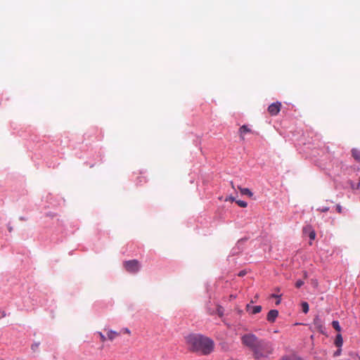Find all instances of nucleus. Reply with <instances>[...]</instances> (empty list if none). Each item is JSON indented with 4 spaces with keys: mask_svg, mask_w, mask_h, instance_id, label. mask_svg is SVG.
I'll list each match as a JSON object with an SVG mask.
<instances>
[{
    "mask_svg": "<svg viewBox=\"0 0 360 360\" xmlns=\"http://www.w3.org/2000/svg\"><path fill=\"white\" fill-rule=\"evenodd\" d=\"M184 338L186 347L190 352L202 354V335L190 333Z\"/></svg>",
    "mask_w": 360,
    "mask_h": 360,
    "instance_id": "f257e3e1",
    "label": "nucleus"
},
{
    "mask_svg": "<svg viewBox=\"0 0 360 360\" xmlns=\"http://www.w3.org/2000/svg\"><path fill=\"white\" fill-rule=\"evenodd\" d=\"M274 348L272 342L262 339L252 355L255 360H261L262 358H268L274 353Z\"/></svg>",
    "mask_w": 360,
    "mask_h": 360,
    "instance_id": "f03ea898",
    "label": "nucleus"
},
{
    "mask_svg": "<svg viewBox=\"0 0 360 360\" xmlns=\"http://www.w3.org/2000/svg\"><path fill=\"white\" fill-rule=\"evenodd\" d=\"M240 340L242 345L253 353L262 339H259L255 334L249 333L243 335Z\"/></svg>",
    "mask_w": 360,
    "mask_h": 360,
    "instance_id": "7ed1b4c3",
    "label": "nucleus"
},
{
    "mask_svg": "<svg viewBox=\"0 0 360 360\" xmlns=\"http://www.w3.org/2000/svg\"><path fill=\"white\" fill-rule=\"evenodd\" d=\"M124 266L128 272L132 274L138 272L140 269V264L136 259L124 262Z\"/></svg>",
    "mask_w": 360,
    "mask_h": 360,
    "instance_id": "20e7f679",
    "label": "nucleus"
},
{
    "mask_svg": "<svg viewBox=\"0 0 360 360\" xmlns=\"http://www.w3.org/2000/svg\"><path fill=\"white\" fill-rule=\"evenodd\" d=\"M214 342L207 338H204V355L210 354L214 350Z\"/></svg>",
    "mask_w": 360,
    "mask_h": 360,
    "instance_id": "39448f33",
    "label": "nucleus"
},
{
    "mask_svg": "<svg viewBox=\"0 0 360 360\" xmlns=\"http://www.w3.org/2000/svg\"><path fill=\"white\" fill-rule=\"evenodd\" d=\"M281 108V103L280 102H276L271 104L268 107V112L271 116H276L278 114Z\"/></svg>",
    "mask_w": 360,
    "mask_h": 360,
    "instance_id": "423d86ee",
    "label": "nucleus"
},
{
    "mask_svg": "<svg viewBox=\"0 0 360 360\" xmlns=\"http://www.w3.org/2000/svg\"><path fill=\"white\" fill-rule=\"evenodd\" d=\"M278 311L276 309L270 310L266 316V319L268 321L271 323H274L276 321V319L278 317Z\"/></svg>",
    "mask_w": 360,
    "mask_h": 360,
    "instance_id": "0eeeda50",
    "label": "nucleus"
},
{
    "mask_svg": "<svg viewBox=\"0 0 360 360\" xmlns=\"http://www.w3.org/2000/svg\"><path fill=\"white\" fill-rule=\"evenodd\" d=\"M246 309L248 311L251 310V314H256L262 311V307L259 305L252 307L250 304H247Z\"/></svg>",
    "mask_w": 360,
    "mask_h": 360,
    "instance_id": "6e6552de",
    "label": "nucleus"
},
{
    "mask_svg": "<svg viewBox=\"0 0 360 360\" xmlns=\"http://www.w3.org/2000/svg\"><path fill=\"white\" fill-rule=\"evenodd\" d=\"M250 132H251V129L250 128H248V126H246V125H243L239 129L240 136L243 140L245 139L244 134H245L247 133H250Z\"/></svg>",
    "mask_w": 360,
    "mask_h": 360,
    "instance_id": "1a4fd4ad",
    "label": "nucleus"
},
{
    "mask_svg": "<svg viewBox=\"0 0 360 360\" xmlns=\"http://www.w3.org/2000/svg\"><path fill=\"white\" fill-rule=\"evenodd\" d=\"M352 155L357 162H360V150L353 148L352 150Z\"/></svg>",
    "mask_w": 360,
    "mask_h": 360,
    "instance_id": "9d476101",
    "label": "nucleus"
},
{
    "mask_svg": "<svg viewBox=\"0 0 360 360\" xmlns=\"http://www.w3.org/2000/svg\"><path fill=\"white\" fill-rule=\"evenodd\" d=\"M238 188L239 189V191L242 195H245L249 197H252L253 195L252 193L251 192V191L248 188H241V187L238 186Z\"/></svg>",
    "mask_w": 360,
    "mask_h": 360,
    "instance_id": "9b49d317",
    "label": "nucleus"
},
{
    "mask_svg": "<svg viewBox=\"0 0 360 360\" xmlns=\"http://www.w3.org/2000/svg\"><path fill=\"white\" fill-rule=\"evenodd\" d=\"M280 360H302V359L296 355H285L282 356Z\"/></svg>",
    "mask_w": 360,
    "mask_h": 360,
    "instance_id": "f8f14e48",
    "label": "nucleus"
},
{
    "mask_svg": "<svg viewBox=\"0 0 360 360\" xmlns=\"http://www.w3.org/2000/svg\"><path fill=\"white\" fill-rule=\"evenodd\" d=\"M343 344V340L341 334H338L335 340V345L338 347H341Z\"/></svg>",
    "mask_w": 360,
    "mask_h": 360,
    "instance_id": "ddd939ff",
    "label": "nucleus"
},
{
    "mask_svg": "<svg viewBox=\"0 0 360 360\" xmlns=\"http://www.w3.org/2000/svg\"><path fill=\"white\" fill-rule=\"evenodd\" d=\"M119 335V333L115 330H110L108 333H107V336H108V338L110 340H113L115 339V338L116 336H117Z\"/></svg>",
    "mask_w": 360,
    "mask_h": 360,
    "instance_id": "4468645a",
    "label": "nucleus"
},
{
    "mask_svg": "<svg viewBox=\"0 0 360 360\" xmlns=\"http://www.w3.org/2000/svg\"><path fill=\"white\" fill-rule=\"evenodd\" d=\"M224 309L222 307L217 305L216 313L219 315V317H222L224 315Z\"/></svg>",
    "mask_w": 360,
    "mask_h": 360,
    "instance_id": "2eb2a0df",
    "label": "nucleus"
},
{
    "mask_svg": "<svg viewBox=\"0 0 360 360\" xmlns=\"http://www.w3.org/2000/svg\"><path fill=\"white\" fill-rule=\"evenodd\" d=\"M332 326L335 330H337L338 332H340L341 330V327L338 321H333L332 322Z\"/></svg>",
    "mask_w": 360,
    "mask_h": 360,
    "instance_id": "dca6fc26",
    "label": "nucleus"
},
{
    "mask_svg": "<svg viewBox=\"0 0 360 360\" xmlns=\"http://www.w3.org/2000/svg\"><path fill=\"white\" fill-rule=\"evenodd\" d=\"M302 309L304 314H307L309 311V304L307 302H303L302 303Z\"/></svg>",
    "mask_w": 360,
    "mask_h": 360,
    "instance_id": "f3484780",
    "label": "nucleus"
},
{
    "mask_svg": "<svg viewBox=\"0 0 360 360\" xmlns=\"http://www.w3.org/2000/svg\"><path fill=\"white\" fill-rule=\"evenodd\" d=\"M236 203L240 207H246L248 206V203L243 200H236Z\"/></svg>",
    "mask_w": 360,
    "mask_h": 360,
    "instance_id": "a211bd4d",
    "label": "nucleus"
},
{
    "mask_svg": "<svg viewBox=\"0 0 360 360\" xmlns=\"http://www.w3.org/2000/svg\"><path fill=\"white\" fill-rule=\"evenodd\" d=\"M309 237L311 240H314L316 238V233L314 230L311 231L309 234Z\"/></svg>",
    "mask_w": 360,
    "mask_h": 360,
    "instance_id": "6ab92c4d",
    "label": "nucleus"
},
{
    "mask_svg": "<svg viewBox=\"0 0 360 360\" xmlns=\"http://www.w3.org/2000/svg\"><path fill=\"white\" fill-rule=\"evenodd\" d=\"M39 342H34L32 345L31 346V349L33 350V351H36L37 349V348L39 347Z\"/></svg>",
    "mask_w": 360,
    "mask_h": 360,
    "instance_id": "aec40b11",
    "label": "nucleus"
},
{
    "mask_svg": "<svg viewBox=\"0 0 360 360\" xmlns=\"http://www.w3.org/2000/svg\"><path fill=\"white\" fill-rule=\"evenodd\" d=\"M303 284H304V281H302V280H298V281H296V283H295V287H296V288H300L302 285H303Z\"/></svg>",
    "mask_w": 360,
    "mask_h": 360,
    "instance_id": "412c9836",
    "label": "nucleus"
},
{
    "mask_svg": "<svg viewBox=\"0 0 360 360\" xmlns=\"http://www.w3.org/2000/svg\"><path fill=\"white\" fill-rule=\"evenodd\" d=\"M98 334L99 335L102 342H105L106 340V337L101 332H98Z\"/></svg>",
    "mask_w": 360,
    "mask_h": 360,
    "instance_id": "4be33fe9",
    "label": "nucleus"
},
{
    "mask_svg": "<svg viewBox=\"0 0 360 360\" xmlns=\"http://www.w3.org/2000/svg\"><path fill=\"white\" fill-rule=\"evenodd\" d=\"M318 210H319L322 212H326L329 210V207H323L321 208H319Z\"/></svg>",
    "mask_w": 360,
    "mask_h": 360,
    "instance_id": "5701e85b",
    "label": "nucleus"
},
{
    "mask_svg": "<svg viewBox=\"0 0 360 360\" xmlns=\"http://www.w3.org/2000/svg\"><path fill=\"white\" fill-rule=\"evenodd\" d=\"M6 316V313L4 310L1 309L0 310V319L4 318Z\"/></svg>",
    "mask_w": 360,
    "mask_h": 360,
    "instance_id": "b1692460",
    "label": "nucleus"
},
{
    "mask_svg": "<svg viewBox=\"0 0 360 360\" xmlns=\"http://www.w3.org/2000/svg\"><path fill=\"white\" fill-rule=\"evenodd\" d=\"M314 321L315 325L321 326V321L319 318H316Z\"/></svg>",
    "mask_w": 360,
    "mask_h": 360,
    "instance_id": "393cba45",
    "label": "nucleus"
},
{
    "mask_svg": "<svg viewBox=\"0 0 360 360\" xmlns=\"http://www.w3.org/2000/svg\"><path fill=\"white\" fill-rule=\"evenodd\" d=\"M225 201H231V202H233V201H235V198H234V197H232V196L227 197V198L225 199Z\"/></svg>",
    "mask_w": 360,
    "mask_h": 360,
    "instance_id": "a878e982",
    "label": "nucleus"
},
{
    "mask_svg": "<svg viewBox=\"0 0 360 360\" xmlns=\"http://www.w3.org/2000/svg\"><path fill=\"white\" fill-rule=\"evenodd\" d=\"M336 210L338 212L341 213L342 212V207L340 205H338L336 206Z\"/></svg>",
    "mask_w": 360,
    "mask_h": 360,
    "instance_id": "bb28decb",
    "label": "nucleus"
},
{
    "mask_svg": "<svg viewBox=\"0 0 360 360\" xmlns=\"http://www.w3.org/2000/svg\"><path fill=\"white\" fill-rule=\"evenodd\" d=\"M122 331L123 333H128V334H129V333H130V330H129V328H123V329L122 330Z\"/></svg>",
    "mask_w": 360,
    "mask_h": 360,
    "instance_id": "cd10ccee",
    "label": "nucleus"
},
{
    "mask_svg": "<svg viewBox=\"0 0 360 360\" xmlns=\"http://www.w3.org/2000/svg\"><path fill=\"white\" fill-rule=\"evenodd\" d=\"M245 274H246V273H245V271H240V272H239L238 276H245Z\"/></svg>",
    "mask_w": 360,
    "mask_h": 360,
    "instance_id": "c85d7f7f",
    "label": "nucleus"
},
{
    "mask_svg": "<svg viewBox=\"0 0 360 360\" xmlns=\"http://www.w3.org/2000/svg\"><path fill=\"white\" fill-rule=\"evenodd\" d=\"M340 352H341V349H339L335 353V356H338L340 354Z\"/></svg>",
    "mask_w": 360,
    "mask_h": 360,
    "instance_id": "c756f323",
    "label": "nucleus"
},
{
    "mask_svg": "<svg viewBox=\"0 0 360 360\" xmlns=\"http://www.w3.org/2000/svg\"><path fill=\"white\" fill-rule=\"evenodd\" d=\"M280 302H281V300H277V301H276V304H280Z\"/></svg>",
    "mask_w": 360,
    "mask_h": 360,
    "instance_id": "7c9ffc66",
    "label": "nucleus"
},
{
    "mask_svg": "<svg viewBox=\"0 0 360 360\" xmlns=\"http://www.w3.org/2000/svg\"><path fill=\"white\" fill-rule=\"evenodd\" d=\"M304 278H307V272H304Z\"/></svg>",
    "mask_w": 360,
    "mask_h": 360,
    "instance_id": "2f4dec72",
    "label": "nucleus"
},
{
    "mask_svg": "<svg viewBox=\"0 0 360 360\" xmlns=\"http://www.w3.org/2000/svg\"><path fill=\"white\" fill-rule=\"evenodd\" d=\"M231 184L232 188H234L233 183L232 181L231 182Z\"/></svg>",
    "mask_w": 360,
    "mask_h": 360,
    "instance_id": "473e14b6",
    "label": "nucleus"
},
{
    "mask_svg": "<svg viewBox=\"0 0 360 360\" xmlns=\"http://www.w3.org/2000/svg\"><path fill=\"white\" fill-rule=\"evenodd\" d=\"M8 230H9V231L11 232V230H12V228H11V227H8Z\"/></svg>",
    "mask_w": 360,
    "mask_h": 360,
    "instance_id": "72a5a7b5",
    "label": "nucleus"
},
{
    "mask_svg": "<svg viewBox=\"0 0 360 360\" xmlns=\"http://www.w3.org/2000/svg\"><path fill=\"white\" fill-rule=\"evenodd\" d=\"M359 360H360V356H359Z\"/></svg>",
    "mask_w": 360,
    "mask_h": 360,
    "instance_id": "f704fd0d",
    "label": "nucleus"
}]
</instances>
